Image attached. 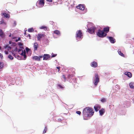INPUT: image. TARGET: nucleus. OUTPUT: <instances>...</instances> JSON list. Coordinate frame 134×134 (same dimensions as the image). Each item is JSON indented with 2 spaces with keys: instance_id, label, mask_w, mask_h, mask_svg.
Masks as SVG:
<instances>
[{
  "instance_id": "obj_25",
  "label": "nucleus",
  "mask_w": 134,
  "mask_h": 134,
  "mask_svg": "<svg viewBox=\"0 0 134 134\" xmlns=\"http://www.w3.org/2000/svg\"><path fill=\"white\" fill-rule=\"evenodd\" d=\"M118 52L119 54L121 55L122 56L124 57V55L123 54V53L121 52L120 50L119 49L118 50Z\"/></svg>"
},
{
  "instance_id": "obj_43",
  "label": "nucleus",
  "mask_w": 134,
  "mask_h": 134,
  "mask_svg": "<svg viewBox=\"0 0 134 134\" xmlns=\"http://www.w3.org/2000/svg\"><path fill=\"white\" fill-rule=\"evenodd\" d=\"M20 39H20V37H19L18 38V39L16 40V42H18V41L20 40Z\"/></svg>"
},
{
  "instance_id": "obj_34",
  "label": "nucleus",
  "mask_w": 134,
  "mask_h": 134,
  "mask_svg": "<svg viewBox=\"0 0 134 134\" xmlns=\"http://www.w3.org/2000/svg\"><path fill=\"white\" fill-rule=\"evenodd\" d=\"M46 28V27L45 26H41L40 28L41 29H44Z\"/></svg>"
},
{
  "instance_id": "obj_5",
  "label": "nucleus",
  "mask_w": 134,
  "mask_h": 134,
  "mask_svg": "<svg viewBox=\"0 0 134 134\" xmlns=\"http://www.w3.org/2000/svg\"><path fill=\"white\" fill-rule=\"evenodd\" d=\"M44 0H39L36 3L37 5H38L39 7H43L44 4Z\"/></svg>"
},
{
  "instance_id": "obj_1",
  "label": "nucleus",
  "mask_w": 134,
  "mask_h": 134,
  "mask_svg": "<svg viewBox=\"0 0 134 134\" xmlns=\"http://www.w3.org/2000/svg\"><path fill=\"white\" fill-rule=\"evenodd\" d=\"M83 119L85 120H87V118L90 117L91 116L87 112V110L85 108L83 109Z\"/></svg>"
},
{
  "instance_id": "obj_44",
  "label": "nucleus",
  "mask_w": 134,
  "mask_h": 134,
  "mask_svg": "<svg viewBox=\"0 0 134 134\" xmlns=\"http://www.w3.org/2000/svg\"><path fill=\"white\" fill-rule=\"evenodd\" d=\"M46 1H47V2H52L53 1V0H46Z\"/></svg>"
},
{
  "instance_id": "obj_42",
  "label": "nucleus",
  "mask_w": 134,
  "mask_h": 134,
  "mask_svg": "<svg viewBox=\"0 0 134 134\" xmlns=\"http://www.w3.org/2000/svg\"><path fill=\"white\" fill-rule=\"evenodd\" d=\"M57 55L56 54H54L53 55H52V57H54L56 56Z\"/></svg>"
},
{
  "instance_id": "obj_46",
  "label": "nucleus",
  "mask_w": 134,
  "mask_h": 134,
  "mask_svg": "<svg viewBox=\"0 0 134 134\" xmlns=\"http://www.w3.org/2000/svg\"><path fill=\"white\" fill-rule=\"evenodd\" d=\"M15 50L16 51V52H17V50H18V48H17V47H16L15 48Z\"/></svg>"
},
{
  "instance_id": "obj_7",
  "label": "nucleus",
  "mask_w": 134,
  "mask_h": 134,
  "mask_svg": "<svg viewBox=\"0 0 134 134\" xmlns=\"http://www.w3.org/2000/svg\"><path fill=\"white\" fill-rule=\"evenodd\" d=\"M96 28L94 26H92L87 29V31L90 33L92 34L94 32Z\"/></svg>"
},
{
  "instance_id": "obj_10",
  "label": "nucleus",
  "mask_w": 134,
  "mask_h": 134,
  "mask_svg": "<svg viewBox=\"0 0 134 134\" xmlns=\"http://www.w3.org/2000/svg\"><path fill=\"white\" fill-rule=\"evenodd\" d=\"M91 66L93 68H96L98 66V64L97 62L93 61L91 63Z\"/></svg>"
},
{
  "instance_id": "obj_31",
  "label": "nucleus",
  "mask_w": 134,
  "mask_h": 134,
  "mask_svg": "<svg viewBox=\"0 0 134 134\" xmlns=\"http://www.w3.org/2000/svg\"><path fill=\"white\" fill-rule=\"evenodd\" d=\"M106 101V99L105 98H103L101 100V101L103 103H104Z\"/></svg>"
},
{
  "instance_id": "obj_4",
  "label": "nucleus",
  "mask_w": 134,
  "mask_h": 134,
  "mask_svg": "<svg viewBox=\"0 0 134 134\" xmlns=\"http://www.w3.org/2000/svg\"><path fill=\"white\" fill-rule=\"evenodd\" d=\"M82 35V34L81 30H79L76 32V37L77 40L78 39L81 38Z\"/></svg>"
},
{
  "instance_id": "obj_50",
  "label": "nucleus",
  "mask_w": 134,
  "mask_h": 134,
  "mask_svg": "<svg viewBox=\"0 0 134 134\" xmlns=\"http://www.w3.org/2000/svg\"><path fill=\"white\" fill-rule=\"evenodd\" d=\"M8 48L9 49H11V47L10 46L8 47Z\"/></svg>"
},
{
  "instance_id": "obj_33",
  "label": "nucleus",
  "mask_w": 134,
  "mask_h": 134,
  "mask_svg": "<svg viewBox=\"0 0 134 134\" xmlns=\"http://www.w3.org/2000/svg\"><path fill=\"white\" fill-rule=\"evenodd\" d=\"M62 77L64 79V81L65 82L66 80V78L65 75H63L62 76Z\"/></svg>"
},
{
  "instance_id": "obj_27",
  "label": "nucleus",
  "mask_w": 134,
  "mask_h": 134,
  "mask_svg": "<svg viewBox=\"0 0 134 134\" xmlns=\"http://www.w3.org/2000/svg\"><path fill=\"white\" fill-rule=\"evenodd\" d=\"M6 24V23L2 19L1 21H0V24Z\"/></svg>"
},
{
  "instance_id": "obj_45",
  "label": "nucleus",
  "mask_w": 134,
  "mask_h": 134,
  "mask_svg": "<svg viewBox=\"0 0 134 134\" xmlns=\"http://www.w3.org/2000/svg\"><path fill=\"white\" fill-rule=\"evenodd\" d=\"M16 25V23L15 21L14 22V26H15Z\"/></svg>"
},
{
  "instance_id": "obj_28",
  "label": "nucleus",
  "mask_w": 134,
  "mask_h": 134,
  "mask_svg": "<svg viewBox=\"0 0 134 134\" xmlns=\"http://www.w3.org/2000/svg\"><path fill=\"white\" fill-rule=\"evenodd\" d=\"M8 57L11 60H12L13 59V57L10 54H9L8 55Z\"/></svg>"
},
{
  "instance_id": "obj_30",
  "label": "nucleus",
  "mask_w": 134,
  "mask_h": 134,
  "mask_svg": "<svg viewBox=\"0 0 134 134\" xmlns=\"http://www.w3.org/2000/svg\"><path fill=\"white\" fill-rule=\"evenodd\" d=\"M47 126H46L45 127L44 129V131H43V133H44L46 132L47 130Z\"/></svg>"
},
{
  "instance_id": "obj_6",
  "label": "nucleus",
  "mask_w": 134,
  "mask_h": 134,
  "mask_svg": "<svg viewBox=\"0 0 134 134\" xmlns=\"http://www.w3.org/2000/svg\"><path fill=\"white\" fill-rule=\"evenodd\" d=\"M85 108L87 110V112L91 116L93 115L94 112L92 108L88 107Z\"/></svg>"
},
{
  "instance_id": "obj_36",
  "label": "nucleus",
  "mask_w": 134,
  "mask_h": 134,
  "mask_svg": "<svg viewBox=\"0 0 134 134\" xmlns=\"http://www.w3.org/2000/svg\"><path fill=\"white\" fill-rule=\"evenodd\" d=\"M76 113L77 114L79 115H80L81 114V112L80 111H76Z\"/></svg>"
},
{
  "instance_id": "obj_35",
  "label": "nucleus",
  "mask_w": 134,
  "mask_h": 134,
  "mask_svg": "<svg viewBox=\"0 0 134 134\" xmlns=\"http://www.w3.org/2000/svg\"><path fill=\"white\" fill-rule=\"evenodd\" d=\"M58 86L60 88H64V87H63L61 85H59V84L58 85Z\"/></svg>"
},
{
  "instance_id": "obj_17",
  "label": "nucleus",
  "mask_w": 134,
  "mask_h": 134,
  "mask_svg": "<svg viewBox=\"0 0 134 134\" xmlns=\"http://www.w3.org/2000/svg\"><path fill=\"white\" fill-rule=\"evenodd\" d=\"M109 27L108 26L104 27L103 29V31L104 32H105L106 33H108L109 32Z\"/></svg>"
},
{
  "instance_id": "obj_48",
  "label": "nucleus",
  "mask_w": 134,
  "mask_h": 134,
  "mask_svg": "<svg viewBox=\"0 0 134 134\" xmlns=\"http://www.w3.org/2000/svg\"><path fill=\"white\" fill-rule=\"evenodd\" d=\"M28 36L29 37V38L30 39V37H31V35H30V34H29L28 35Z\"/></svg>"
},
{
  "instance_id": "obj_22",
  "label": "nucleus",
  "mask_w": 134,
  "mask_h": 134,
  "mask_svg": "<svg viewBox=\"0 0 134 134\" xmlns=\"http://www.w3.org/2000/svg\"><path fill=\"white\" fill-rule=\"evenodd\" d=\"M53 33L57 34L58 36L60 35V33L59 31L57 30H55L54 31Z\"/></svg>"
},
{
  "instance_id": "obj_38",
  "label": "nucleus",
  "mask_w": 134,
  "mask_h": 134,
  "mask_svg": "<svg viewBox=\"0 0 134 134\" xmlns=\"http://www.w3.org/2000/svg\"><path fill=\"white\" fill-rule=\"evenodd\" d=\"M56 68H57V69H58V71L59 72V71H60V66H58V67H57Z\"/></svg>"
},
{
  "instance_id": "obj_54",
  "label": "nucleus",
  "mask_w": 134,
  "mask_h": 134,
  "mask_svg": "<svg viewBox=\"0 0 134 134\" xmlns=\"http://www.w3.org/2000/svg\"><path fill=\"white\" fill-rule=\"evenodd\" d=\"M133 39L134 40V37L133 38Z\"/></svg>"
},
{
  "instance_id": "obj_20",
  "label": "nucleus",
  "mask_w": 134,
  "mask_h": 134,
  "mask_svg": "<svg viewBox=\"0 0 134 134\" xmlns=\"http://www.w3.org/2000/svg\"><path fill=\"white\" fill-rule=\"evenodd\" d=\"M38 47V45L37 43H35L34 44V51L37 50V48Z\"/></svg>"
},
{
  "instance_id": "obj_12",
  "label": "nucleus",
  "mask_w": 134,
  "mask_h": 134,
  "mask_svg": "<svg viewBox=\"0 0 134 134\" xmlns=\"http://www.w3.org/2000/svg\"><path fill=\"white\" fill-rule=\"evenodd\" d=\"M50 55L48 54H44L43 56V60H46L50 58Z\"/></svg>"
},
{
  "instance_id": "obj_14",
  "label": "nucleus",
  "mask_w": 134,
  "mask_h": 134,
  "mask_svg": "<svg viewBox=\"0 0 134 134\" xmlns=\"http://www.w3.org/2000/svg\"><path fill=\"white\" fill-rule=\"evenodd\" d=\"M110 42L111 43H114L115 42V40L112 37H109L108 38Z\"/></svg>"
},
{
  "instance_id": "obj_53",
  "label": "nucleus",
  "mask_w": 134,
  "mask_h": 134,
  "mask_svg": "<svg viewBox=\"0 0 134 134\" xmlns=\"http://www.w3.org/2000/svg\"><path fill=\"white\" fill-rule=\"evenodd\" d=\"M20 48H23V47H20Z\"/></svg>"
},
{
  "instance_id": "obj_11",
  "label": "nucleus",
  "mask_w": 134,
  "mask_h": 134,
  "mask_svg": "<svg viewBox=\"0 0 134 134\" xmlns=\"http://www.w3.org/2000/svg\"><path fill=\"white\" fill-rule=\"evenodd\" d=\"M22 52L21 53H19L21 55L23 56H24V60H25L26 58V51L25 50L24 51L22 50Z\"/></svg>"
},
{
  "instance_id": "obj_16",
  "label": "nucleus",
  "mask_w": 134,
  "mask_h": 134,
  "mask_svg": "<svg viewBox=\"0 0 134 134\" xmlns=\"http://www.w3.org/2000/svg\"><path fill=\"white\" fill-rule=\"evenodd\" d=\"M124 74H125V75H127L128 77H129V78H131L132 77V74L130 72H125Z\"/></svg>"
},
{
  "instance_id": "obj_24",
  "label": "nucleus",
  "mask_w": 134,
  "mask_h": 134,
  "mask_svg": "<svg viewBox=\"0 0 134 134\" xmlns=\"http://www.w3.org/2000/svg\"><path fill=\"white\" fill-rule=\"evenodd\" d=\"M16 51L15 50V49H13L12 51H11V53H12V54L13 55V56H15V55L16 53H15Z\"/></svg>"
},
{
  "instance_id": "obj_19",
  "label": "nucleus",
  "mask_w": 134,
  "mask_h": 134,
  "mask_svg": "<svg viewBox=\"0 0 134 134\" xmlns=\"http://www.w3.org/2000/svg\"><path fill=\"white\" fill-rule=\"evenodd\" d=\"M0 36L2 38H3L4 37V33L1 29L0 30Z\"/></svg>"
},
{
  "instance_id": "obj_47",
  "label": "nucleus",
  "mask_w": 134,
  "mask_h": 134,
  "mask_svg": "<svg viewBox=\"0 0 134 134\" xmlns=\"http://www.w3.org/2000/svg\"><path fill=\"white\" fill-rule=\"evenodd\" d=\"M5 54H8V51H5Z\"/></svg>"
},
{
  "instance_id": "obj_3",
  "label": "nucleus",
  "mask_w": 134,
  "mask_h": 134,
  "mask_svg": "<svg viewBox=\"0 0 134 134\" xmlns=\"http://www.w3.org/2000/svg\"><path fill=\"white\" fill-rule=\"evenodd\" d=\"M95 77L94 79V85L96 86L98 83L99 81V77L97 74L96 73L95 74Z\"/></svg>"
},
{
  "instance_id": "obj_29",
  "label": "nucleus",
  "mask_w": 134,
  "mask_h": 134,
  "mask_svg": "<svg viewBox=\"0 0 134 134\" xmlns=\"http://www.w3.org/2000/svg\"><path fill=\"white\" fill-rule=\"evenodd\" d=\"M3 67V64L2 63H0V69H2Z\"/></svg>"
},
{
  "instance_id": "obj_32",
  "label": "nucleus",
  "mask_w": 134,
  "mask_h": 134,
  "mask_svg": "<svg viewBox=\"0 0 134 134\" xmlns=\"http://www.w3.org/2000/svg\"><path fill=\"white\" fill-rule=\"evenodd\" d=\"M74 76L72 74H69L68 76V77L69 78H71V77H72Z\"/></svg>"
},
{
  "instance_id": "obj_2",
  "label": "nucleus",
  "mask_w": 134,
  "mask_h": 134,
  "mask_svg": "<svg viewBox=\"0 0 134 134\" xmlns=\"http://www.w3.org/2000/svg\"><path fill=\"white\" fill-rule=\"evenodd\" d=\"M97 35L99 37H104L106 36L107 34L105 33L103 31H101L100 30H99L97 33Z\"/></svg>"
},
{
  "instance_id": "obj_8",
  "label": "nucleus",
  "mask_w": 134,
  "mask_h": 134,
  "mask_svg": "<svg viewBox=\"0 0 134 134\" xmlns=\"http://www.w3.org/2000/svg\"><path fill=\"white\" fill-rule=\"evenodd\" d=\"M43 57V56H39V57L35 56L33 57L32 59L35 60L39 61L40 60V58H42Z\"/></svg>"
},
{
  "instance_id": "obj_13",
  "label": "nucleus",
  "mask_w": 134,
  "mask_h": 134,
  "mask_svg": "<svg viewBox=\"0 0 134 134\" xmlns=\"http://www.w3.org/2000/svg\"><path fill=\"white\" fill-rule=\"evenodd\" d=\"M77 9H80L81 10H83L85 9L84 6L83 5L79 4L78 6L76 7Z\"/></svg>"
},
{
  "instance_id": "obj_37",
  "label": "nucleus",
  "mask_w": 134,
  "mask_h": 134,
  "mask_svg": "<svg viewBox=\"0 0 134 134\" xmlns=\"http://www.w3.org/2000/svg\"><path fill=\"white\" fill-rule=\"evenodd\" d=\"M18 45L20 46H22L23 45V43L21 42H19L18 43Z\"/></svg>"
},
{
  "instance_id": "obj_51",
  "label": "nucleus",
  "mask_w": 134,
  "mask_h": 134,
  "mask_svg": "<svg viewBox=\"0 0 134 134\" xmlns=\"http://www.w3.org/2000/svg\"><path fill=\"white\" fill-rule=\"evenodd\" d=\"M11 36V33L10 34V35H9V37H10Z\"/></svg>"
},
{
  "instance_id": "obj_18",
  "label": "nucleus",
  "mask_w": 134,
  "mask_h": 134,
  "mask_svg": "<svg viewBox=\"0 0 134 134\" xmlns=\"http://www.w3.org/2000/svg\"><path fill=\"white\" fill-rule=\"evenodd\" d=\"M99 112L100 115L101 116L105 112L104 109L102 108L101 110H99Z\"/></svg>"
},
{
  "instance_id": "obj_15",
  "label": "nucleus",
  "mask_w": 134,
  "mask_h": 134,
  "mask_svg": "<svg viewBox=\"0 0 134 134\" xmlns=\"http://www.w3.org/2000/svg\"><path fill=\"white\" fill-rule=\"evenodd\" d=\"M44 37V35L42 34H38L37 36V40L40 41V39L43 37Z\"/></svg>"
},
{
  "instance_id": "obj_39",
  "label": "nucleus",
  "mask_w": 134,
  "mask_h": 134,
  "mask_svg": "<svg viewBox=\"0 0 134 134\" xmlns=\"http://www.w3.org/2000/svg\"><path fill=\"white\" fill-rule=\"evenodd\" d=\"M21 51V49H18L17 50V52H18L19 53V52Z\"/></svg>"
},
{
  "instance_id": "obj_40",
  "label": "nucleus",
  "mask_w": 134,
  "mask_h": 134,
  "mask_svg": "<svg viewBox=\"0 0 134 134\" xmlns=\"http://www.w3.org/2000/svg\"><path fill=\"white\" fill-rule=\"evenodd\" d=\"M26 49L27 52H28L30 50V49L28 48L27 47L26 48Z\"/></svg>"
},
{
  "instance_id": "obj_41",
  "label": "nucleus",
  "mask_w": 134,
  "mask_h": 134,
  "mask_svg": "<svg viewBox=\"0 0 134 134\" xmlns=\"http://www.w3.org/2000/svg\"><path fill=\"white\" fill-rule=\"evenodd\" d=\"M0 57L1 59H2L3 58V56L1 53H0Z\"/></svg>"
},
{
  "instance_id": "obj_49",
  "label": "nucleus",
  "mask_w": 134,
  "mask_h": 134,
  "mask_svg": "<svg viewBox=\"0 0 134 134\" xmlns=\"http://www.w3.org/2000/svg\"><path fill=\"white\" fill-rule=\"evenodd\" d=\"M26 35V31L25 32H24V35L25 36Z\"/></svg>"
},
{
  "instance_id": "obj_23",
  "label": "nucleus",
  "mask_w": 134,
  "mask_h": 134,
  "mask_svg": "<svg viewBox=\"0 0 134 134\" xmlns=\"http://www.w3.org/2000/svg\"><path fill=\"white\" fill-rule=\"evenodd\" d=\"M130 86L131 88H134V82H131L130 83Z\"/></svg>"
},
{
  "instance_id": "obj_9",
  "label": "nucleus",
  "mask_w": 134,
  "mask_h": 134,
  "mask_svg": "<svg viewBox=\"0 0 134 134\" xmlns=\"http://www.w3.org/2000/svg\"><path fill=\"white\" fill-rule=\"evenodd\" d=\"M94 108L95 111L96 112H97L100 108L101 106L99 104H96L94 106Z\"/></svg>"
},
{
  "instance_id": "obj_21",
  "label": "nucleus",
  "mask_w": 134,
  "mask_h": 134,
  "mask_svg": "<svg viewBox=\"0 0 134 134\" xmlns=\"http://www.w3.org/2000/svg\"><path fill=\"white\" fill-rule=\"evenodd\" d=\"M2 15L4 17L7 19L9 18L10 17L9 15L8 14H7L6 13H3Z\"/></svg>"
},
{
  "instance_id": "obj_52",
  "label": "nucleus",
  "mask_w": 134,
  "mask_h": 134,
  "mask_svg": "<svg viewBox=\"0 0 134 134\" xmlns=\"http://www.w3.org/2000/svg\"><path fill=\"white\" fill-rule=\"evenodd\" d=\"M1 47L0 46V50H1Z\"/></svg>"
},
{
  "instance_id": "obj_26",
  "label": "nucleus",
  "mask_w": 134,
  "mask_h": 134,
  "mask_svg": "<svg viewBox=\"0 0 134 134\" xmlns=\"http://www.w3.org/2000/svg\"><path fill=\"white\" fill-rule=\"evenodd\" d=\"M34 31V30L33 28L32 27L28 29V31L30 32H32Z\"/></svg>"
}]
</instances>
